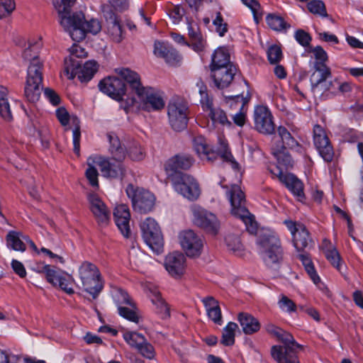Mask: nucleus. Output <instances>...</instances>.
I'll return each instance as SVG.
<instances>
[{
    "label": "nucleus",
    "mask_w": 363,
    "mask_h": 363,
    "mask_svg": "<svg viewBox=\"0 0 363 363\" xmlns=\"http://www.w3.org/2000/svg\"><path fill=\"white\" fill-rule=\"evenodd\" d=\"M129 84L135 94L143 90L144 87L141 82L139 74L129 68L115 69V102L118 104V108L125 113L134 112L136 107V99L130 92H128L127 86L123 82Z\"/></svg>",
    "instance_id": "nucleus-1"
},
{
    "label": "nucleus",
    "mask_w": 363,
    "mask_h": 363,
    "mask_svg": "<svg viewBox=\"0 0 363 363\" xmlns=\"http://www.w3.org/2000/svg\"><path fill=\"white\" fill-rule=\"evenodd\" d=\"M40 47L39 43L30 45L23 53V58L30 61L24 93L26 99L32 103L39 100L42 89L43 75L41 69L43 64L38 57V50Z\"/></svg>",
    "instance_id": "nucleus-2"
},
{
    "label": "nucleus",
    "mask_w": 363,
    "mask_h": 363,
    "mask_svg": "<svg viewBox=\"0 0 363 363\" xmlns=\"http://www.w3.org/2000/svg\"><path fill=\"white\" fill-rule=\"evenodd\" d=\"M226 195L231 206V213L240 218L245 225L247 230L255 234L257 230V223L255 217L245 206V196L240 187L233 184L226 191Z\"/></svg>",
    "instance_id": "nucleus-3"
},
{
    "label": "nucleus",
    "mask_w": 363,
    "mask_h": 363,
    "mask_svg": "<svg viewBox=\"0 0 363 363\" xmlns=\"http://www.w3.org/2000/svg\"><path fill=\"white\" fill-rule=\"evenodd\" d=\"M284 345H273L271 355L277 363H300L296 350L302 346L297 343L291 334L279 328L273 335Z\"/></svg>",
    "instance_id": "nucleus-4"
},
{
    "label": "nucleus",
    "mask_w": 363,
    "mask_h": 363,
    "mask_svg": "<svg viewBox=\"0 0 363 363\" xmlns=\"http://www.w3.org/2000/svg\"><path fill=\"white\" fill-rule=\"evenodd\" d=\"M261 255L266 265L273 267L283 258V250L279 238L273 233H265L259 238Z\"/></svg>",
    "instance_id": "nucleus-5"
},
{
    "label": "nucleus",
    "mask_w": 363,
    "mask_h": 363,
    "mask_svg": "<svg viewBox=\"0 0 363 363\" xmlns=\"http://www.w3.org/2000/svg\"><path fill=\"white\" fill-rule=\"evenodd\" d=\"M79 275L83 289L96 298L103 288L97 267L85 262L79 268Z\"/></svg>",
    "instance_id": "nucleus-6"
},
{
    "label": "nucleus",
    "mask_w": 363,
    "mask_h": 363,
    "mask_svg": "<svg viewBox=\"0 0 363 363\" xmlns=\"http://www.w3.org/2000/svg\"><path fill=\"white\" fill-rule=\"evenodd\" d=\"M196 86L199 88V92L201 96L200 102L203 110L208 112V116L211 118L213 125L215 127L218 125L230 126L231 123L228 119L225 111L220 108L213 106L212 99L208 94V89L204 83L201 80H199L196 83Z\"/></svg>",
    "instance_id": "nucleus-7"
},
{
    "label": "nucleus",
    "mask_w": 363,
    "mask_h": 363,
    "mask_svg": "<svg viewBox=\"0 0 363 363\" xmlns=\"http://www.w3.org/2000/svg\"><path fill=\"white\" fill-rule=\"evenodd\" d=\"M142 235L145 242L157 253L162 251L164 245L163 235L156 220L147 218L140 224Z\"/></svg>",
    "instance_id": "nucleus-8"
},
{
    "label": "nucleus",
    "mask_w": 363,
    "mask_h": 363,
    "mask_svg": "<svg viewBox=\"0 0 363 363\" xmlns=\"http://www.w3.org/2000/svg\"><path fill=\"white\" fill-rule=\"evenodd\" d=\"M174 190L189 201H196L201 194L196 179L188 174L179 173L172 179Z\"/></svg>",
    "instance_id": "nucleus-9"
},
{
    "label": "nucleus",
    "mask_w": 363,
    "mask_h": 363,
    "mask_svg": "<svg viewBox=\"0 0 363 363\" xmlns=\"http://www.w3.org/2000/svg\"><path fill=\"white\" fill-rule=\"evenodd\" d=\"M190 210L196 226L211 235L218 233L220 222L215 214L196 204L192 205Z\"/></svg>",
    "instance_id": "nucleus-10"
},
{
    "label": "nucleus",
    "mask_w": 363,
    "mask_h": 363,
    "mask_svg": "<svg viewBox=\"0 0 363 363\" xmlns=\"http://www.w3.org/2000/svg\"><path fill=\"white\" fill-rule=\"evenodd\" d=\"M188 106L182 99L172 100L167 106V114L171 127L175 131H182L187 126Z\"/></svg>",
    "instance_id": "nucleus-11"
},
{
    "label": "nucleus",
    "mask_w": 363,
    "mask_h": 363,
    "mask_svg": "<svg viewBox=\"0 0 363 363\" xmlns=\"http://www.w3.org/2000/svg\"><path fill=\"white\" fill-rule=\"evenodd\" d=\"M142 89L136 94L140 99V108L152 112L160 111L164 108L165 101L162 91L151 86H144Z\"/></svg>",
    "instance_id": "nucleus-12"
},
{
    "label": "nucleus",
    "mask_w": 363,
    "mask_h": 363,
    "mask_svg": "<svg viewBox=\"0 0 363 363\" xmlns=\"http://www.w3.org/2000/svg\"><path fill=\"white\" fill-rule=\"evenodd\" d=\"M179 243L188 257H194L201 255L203 240L192 230L182 231L179 235Z\"/></svg>",
    "instance_id": "nucleus-13"
},
{
    "label": "nucleus",
    "mask_w": 363,
    "mask_h": 363,
    "mask_svg": "<svg viewBox=\"0 0 363 363\" xmlns=\"http://www.w3.org/2000/svg\"><path fill=\"white\" fill-rule=\"evenodd\" d=\"M73 26L67 28L66 31L69 32L70 37L74 41H80L85 38L86 33L96 34L101 30V24L96 19L85 21L84 16L80 20L73 21Z\"/></svg>",
    "instance_id": "nucleus-14"
},
{
    "label": "nucleus",
    "mask_w": 363,
    "mask_h": 363,
    "mask_svg": "<svg viewBox=\"0 0 363 363\" xmlns=\"http://www.w3.org/2000/svg\"><path fill=\"white\" fill-rule=\"evenodd\" d=\"M75 2L76 0H53V5L60 18V23L65 30L72 26L73 21H79L83 18L82 12H77L70 15L71 9Z\"/></svg>",
    "instance_id": "nucleus-15"
},
{
    "label": "nucleus",
    "mask_w": 363,
    "mask_h": 363,
    "mask_svg": "<svg viewBox=\"0 0 363 363\" xmlns=\"http://www.w3.org/2000/svg\"><path fill=\"white\" fill-rule=\"evenodd\" d=\"M313 142L320 155L325 162L332 161L334 155L333 147L325 130L319 125H315L313 128Z\"/></svg>",
    "instance_id": "nucleus-16"
},
{
    "label": "nucleus",
    "mask_w": 363,
    "mask_h": 363,
    "mask_svg": "<svg viewBox=\"0 0 363 363\" xmlns=\"http://www.w3.org/2000/svg\"><path fill=\"white\" fill-rule=\"evenodd\" d=\"M255 127L263 134H272L274 131V123L269 109L264 106H257L254 111Z\"/></svg>",
    "instance_id": "nucleus-17"
},
{
    "label": "nucleus",
    "mask_w": 363,
    "mask_h": 363,
    "mask_svg": "<svg viewBox=\"0 0 363 363\" xmlns=\"http://www.w3.org/2000/svg\"><path fill=\"white\" fill-rule=\"evenodd\" d=\"M130 138H124L118 139L117 143L115 142V179L119 178L122 179L125 174L126 169L122 162L125 159L126 156H129V149L130 145Z\"/></svg>",
    "instance_id": "nucleus-18"
},
{
    "label": "nucleus",
    "mask_w": 363,
    "mask_h": 363,
    "mask_svg": "<svg viewBox=\"0 0 363 363\" xmlns=\"http://www.w3.org/2000/svg\"><path fill=\"white\" fill-rule=\"evenodd\" d=\"M124 340L131 347H135L146 358L155 357V350L152 345L146 341L145 337L136 332H128L123 335Z\"/></svg>",
    "instance_id": "nucleus-19"
},
{
    "label": "nucleus",
    "mask_w": 363,
    "mask_h": 363,
    "mask_svg": "<svg viewBox=\"0 0 363 363\" xmlns=\"http://www.w3.org/2000/svg\"><path fill=\"white\" fill-rule=\"evenodd\" d=\"M56 116L62 125L66 126L68 125L69 120H71L72 123L74 126L73 129V145H74V152L79 156L80 152V138H81V132H80V125H79V119L73 116L72 118L69 117V115L67 110L65 108H59L56 111Z\"/></svg>",
    "instance_id": "nucleus-20"
},
{
    "label": "nucleus",
    "mask_w": 363,
    "mask_h": 363,
    "mask_svg": "<svg viewBox=\"0 0 363 363\" xmlns=\"http://www.w3.org/2000/svg\"><path fill=\"white\" fill-rule=\"evenodd\" d=\"M215 86L220 89L228 87L234 79L238 69L235 65L211 68Z\"/></svg>",
    "instance_id": "nucleus-21"
},
{
    "label": "nucleus",
    "mask_w": 363,
    "mask_h": 363,
    "mask_svg": "<svg viewBox=\"0 0 363 363\" xmlns=\"http://www.w3.org/2000/svg\"><path fill=\"white\" fill-rule=\"evenodd\" d=\"M88 201L89 208L99 225L102 227L106 226L109 223L110 216L105 203L94 193L88 195Z\"/></svg>",
    "instance_id": "nucleus-22"
},
{
    "label": "nucleus",
    "mask_w": 363,
    "mask_h": 363,
    "mask_svg": "<svg viewBox=\"0 0 363 363\" xmlns=\"http://www.w3.org/2000/svg\"><path fill=\"white\" fill-rule=\"evenodd\" d=\"M194 162V160L190 155L180 154L167 160L164 167L167 175L172 177L179 170L189 169Z\"/></svg>",
    "instance_id": "nucleus-23"
},
{
    "label": "nucleus",
    "mask_w": 363,
    "mask_h": 363,
    "mask_svg": "<svg viewBox=\"0 0 363 363\" xmlns=\"http://www.w3.org/2000/svg\"><path fill=\"white\" fill-rule=\"evenodd\" d=\"M315 72L311 77V89L314 94H320L323 87H326V79L330 77V69L322 62H315Z\"/></svg>",
    "instance_id": "nucleus-24"
},
{
    "label": "nucleus",
    "mask_w": 363,
    "mask_h": 363,
    "mask_svg": "<svg viewBox=\"0 0 363 363\" xmlns=\"http://www.w3.org/2000/svg\"><path fill=\"white\" fill-rule=\"evenodd\" d=\"M130 221V213L127 205L121 204L115 207V224L125 238L132 236Z\"/></svg>",
    "instance_id": "nucleus-25"
},
{
    "label": "nucleus",
    "mask_w": 363,
    "mask_h": 363,
    "mask_svg": "<svg viewBox=\"0 0 363 363\" xmlns=\"http://www.w3.org/2000/svg\"><path fill=\"white\" fill-rule=\"evenodd\" d=\"M185 262L186 258L182 253L174 252L166 257L164 266L172 277L179 278L184 273Z\"/></svg>",
    "instance_id": "nucleus-26"
},
{
    "label": "nucleus",
    "mask_w": 363,
    "mask_h": 363,
    "mask_svg": "<svg viewBox=\"0 0 363 363\" xmlns=\"http://www.w3.org/2000/svg\"><path fill=\"white\" fill-rule=\"evenodd\" d=\"M76 67V69L72 73V76L69 74H65L69 79H73L77 77L81 82H87L91 80L98 69V65L94 60L87 61L83 66L79 62V65Z\"/></svg>",
    "instance_id": "nucleus-27"
},
{
    "label": "nucleus",
    "mask_w": 363,
    "mask_h": 363,
    "mask_svg": "<svg viewBox=\"0 0 363 363\" xmlns=\"http://www.w3.org/2000/svg\"><path fill=\"white\" fill-rule=\"evenodd\" d=\"M155 202V196L149 191L141 189L138 190L133 206L135 210L146 213L153 209Z\"/></svg>",
    "instance_id": "nucleus-28"
},
{
    "label": "nucleus",
    "mask_w": 363,
    "mask_h": 363,
    "mask_svg": "<svg viewBox=\"0 0 363 363\" xmlns=\"http://www.w3.org/2000/svg\"><path fill=\"white\" fill-rule=\"evenodd\" d=\"M193 147L202 160L213 162L218 158V155L212 150L206 138L202 135H197L193 138Z\"/></svg>",
    "instance_id": "nucleus-29"
},
{
    "label": "nucleus",
    "mask_w": 363,
    "mask_h": 363,
    "mask_svg": "<svg viewBox=\"0 0 363 363\" xmlns=\"http://www.w3.org/2000/svg\"><path fill=\"white\" fill-rule=\"evenodd\" d=\"M274 174L295 196L299 198L303 197V183L295 175L284 174L282 170H279V173H275Z\"/></svg>",
    "instance_id": "nucleus-30"
},
{
    "label": "nucleus",
    "mask_w": 363,
    "mask_h": 363,
    "mask_svg": "<svg viewBox=\"0 0 363 363\" xmlns=\"http://www.w3.org/2000/svg\"><path fill=\"white\" fill-rule=\"evenodd\" d=\"M272 153L277 160L278 172L281 169H288L293 167L294 161L289 154L287 149H284V145L276 143L272 145Z\"/></svg>",
    "instance_id": "nucleus-31"
},
{
    "label": "nucleus",
    "mask_w": 363,
    "mask_h": 363,
    "mask_svg": "<svg viewBox=\"0 0 363 363\" xmlns=\"http://www.w3.org/2000/svg\"><path fill=\"white\" fill-rule=\"evenodd\" d=\"M70 55L65 60L64 74H72V72L79 65V61L77 58H83L87 56L85 50L78 45H73L70 49Z\"/></svg>",
    "instance_id": "nucleus-32"
},
{
    "label": "nucleus",
    "mask_w": 363,
    "mask_h": 363,
    "mask_svg": "<svg viewBox=\"0 0 363 363\" xmlns=\"http://www.w3.org/2000/svg\"><path fill=\"white\" fill-rule=\"evenodd\" d=\"M293 242L298 251H301L312 247L313 241L309 236L308 231L304 225H300L296 233H294Z\"/></svg>",
    "instance_id": "nucleus-33"
},
{
    "label": "nucleus",
    "mask_w": 363,
    "mask_h": 363,
    "mask_svg": "<svg viewBox=\"0 0 363 363\" xmlns=\"http://www.w3.org/2000/svg\"><path fill=\"white\" fill-rule=\"evenodd\" d=\"M238 320L245 334L255 333L260 328L258 320L250 314L240 313L238 315Z\"/></svg>",
    "instance_id": "nucleus-34"
},
{
    "label": "nucleus",
    "mask_w": 363,
    "mask_h": 363,
    "mask_svg": "<svg viewBox=\"0 0 363 363\" xmlns=\"http://www.w3.org/2000/svg\"><path fill=\"white\" fill-rule=\"evenodd\" d=\"M23 239L27 240V238L23 237L21 233L11 230L6 236V246L8 248L16 251L24 252L26 249V246Z\"/></svg>",
    "instance_id": "nucleus-35"
},
{
    "label": "nucleus",
    "mask_w": 363,
    "mask_h": 363,
    "mask_svg": "<svg viewBox=\"0 0 363 363\" xmlns=\"http://www.w3.org/2000/svg\"><path fill=\"white\" fill-rule=\"evenodd\" d=\"M279 139L274 138L273 144L276 143L284 145V149H293L298 146V143L289 130L283 126H279L277 130Z\"/></svg>",
    "instance_id": "nucleus-36"
},
{
    "label": "nucleus",
    "mask_w": 363,
    "mask_h": 363,
    "mask_svg": "<svg viewBox=\"0 0 363 363\" xmlns=\"http://www.w3.org/2000/svg\"><path fill=\"white\" fill-rule=\"evenodd\" d=\"M228 65H234L230 62V55L224 49L216 50L212 56L211 68H219Z\"/></svg>",
    "instance_id": "nucleus-37"
},
{
    "label": "nucleus",
    "mask_w": 363,
    "mask_h": 363,
    "mask_svg": "<svg viewBox=\"0 0 363 363\" xmlns=\"http://www.w3.org/2000/svg\"><path fill=\"white\" fill-rule=\"evenodd\" d=\"M87 164L98 165L103 177H110L111 176V163L106 158L97 155L91 156L88 158Z\"/></svg>",
    "instance_id": "nucleus-38"
},
{
    "label": "nucleus",
    "mask_w": 363,
    "mask_h": 363,
    "mask_svg": "<svg viewBox=\"0 0 363 363\" xmlns=\"http://www.w3.org/2000/svg\"><path fill=\"white\" fill-rule=\"evenodd\" d=\"M115 26H117L118 34L115 35V43H121L125 38V26L128 27L129 30L136 29V26L131 22L129 19L118 18L115 15Z\"/></svg>",
    "instance_id": "nucleus-39"
},
{
    "label": "nucleus",
    "mask_w": 363,
    "mask_h": 363,
    "mask_svg": "<svg viewBox=\"0 0 363 363\" xmlns=\"http://www.w3.org/2000/svg\"><path fill=\"white\" fill-rule=\"evenodd\" d=\"M267 25L273 30L277 31L286 30L290 28L283 17L276 13H269L266 17Z\"/></svg>",
    "instance_id": "nucleus-40"
},
{
    "label": "nucleus",
    "mask_w": 363,
    "mask_h": 363,
    "mask_svg": "<svg viewBox=\"0 0 363 363\" xmlns=\"http://www.w3.org/2000/svg\"><path fill=\"white\" fill-rule=\"evenodd\" d=\"M298 259L301 261L306 272L313 283L315 284H318L320 281V277L318 275L314 265L311 258L308 257V255L306 253L300 254L298 255Z\"/></svg>",
    "instance_id": "nucleus-41"
},
{
    "label": "nucleus",
    "mask_w": 363,
    "mask_h": 363,
    "mask_svg": "<svg viewBox=\"0 0 363 363\" xmlns=\"http://www.w3.org/2000/svg\"><path fill=\"white\" fill-rule=\"evenodd\" d=\"M6 96L7 89L4 87H0V116L6 121H11L12 114Z\"/></svg>",
    "instance_id": "nucleus-42"
},
{
    "label": "nucleus",
    "mask_w": 363,
    "mask_h": 363,
    "mask_svg": "<svg viewBox=\"0 0 363 363\" xmlns=\"http://www.w3.org/2000/svg\"><path fill=\"white\" fill-rule=\"evenodd\" d=\"M238 328L235 323H228L223 329L221 343L225 346L233 345L235 342V333Z\"/></svg>",
    "instance_id": "nucleus-43"
},
{
    "label": "nucleus",
    "mask_w": 363,
    "mask_h": 363,
    "mask_svg": "<svg viewBox=\"0 0 363 363\" xmlns=\"http://www.w3.org/2000/svg\"><path fill=\"white\" fill-rule=\"evenodd\" d=\"M189 36L194 42L196 46L201 49L203 46V37L198 24L194 21L187 22Z\"/></svg>",
    "instance_id": "nucleus-44"
},
{
    "label": "nucleus",
    "mask_w": 363,
    "mask_h": 363,
    "mask_svg": "<svg viewBox=\"0 0 363 363\" xmlns=\"http://www.w3.org/2000/svg\"><path fill=\"white\" fill-rule=\"evenodd\" d=\"M324 254L326 259L330 262V264L343 274V272H342V262L337 250L335 247H332L328 249H325Z\"/></svg>",
    "instance_id": "nucleus-45"
},
{
    "label": "nucleus",
    "mask_w": 363,
    "mask_h": 363,
    "mask_svg": "<svg viewBox=\"0 0 363 363\" xmlns=\"http://www.w3.org/2000/svg\"><path fill=\"white\" fill-rule=\"evenodd\" d=\"M43 271L45 272L48 281L54 286L57 285V282H59L60 279H61L65 274L64 272L57 271L54 267H51L48 264L43 267Z\"/></svg>",
    "instance_id": "nucleus-46"
},
{
    "label": "nucleus",
    "mask_w": 363,
    "mask_h": 363,
    "mask_svg": "<svg viewBox=\"0 0 363 363\" xmlns=\"http://www.w3.org/2000/svg\"><path fill=\"white\" fill-rule=\"evenodd\" d=\"M308 11L322 17H327L328 13L325 9V4L321 0H311L307 4Z\"/></svg>",
    "instance_id": "nucleus-47"
},
{
    "label": "nucleus",
    "mask_w": 363,
    "mask_h": 363,
    "mask_svg": "<svg viewBox=\"0 0 363 363\" xmlns=\"http://www.w3.org/2000/svg\"><path fill=\"white\" fill-rule=\"evenodd\" d=\"M129 157L134 161H140L145 157V152L143 148L138 143L133 139H130Z\"/></svg>",
    "instance_id": "nucleus-48"
},
{
    "label": "nucleus",
    "mask_w": 363,
    "mask_h": 363,
    "mask_svg": "<svg viewBox=\"0 0 363 363\" xmlns=\"http://www.w3.org/2000/svg\"><path fill=\"white\" fill-rule=\"evenodd\" d=\"M99 90L110 96L111 99H113V77L111 76H108L103 79H101L99 83Z\"/></svg>",
    "instance_id": "nucleus-49"
},
{
    "label": "nucleus",
    "mask_w": 363,
    "mask_h": 363,
    "mask_svg": "<svg viewBox=\"0 0 363 363\" xmlns=\"http://www.w3.org/2000/svg\"><path fill=\"white\" fill-rule=\"evenodd\" d=\"M115 302L118 307L123 305L133 306V303L130 296L127 291H124L121 288L115 289Z\"/></svg>",
    "instance_id": "nucleus-50"
},
{
    "label": "nucleus",
    "mask_w": 363,
    "mask_h": 363,
    "mask_svg": "<svg viewBox=\"0 0 363 363\" xmlns=\"http://www.w3.org/2000/svg\"><path fill=\"white\" fill-rule=\"evenodd\" d=\"M279 308L284 312L293 313L296 312L297 306L296 303L286 296L281 294L278 301Z\"/></svg>",
    "instance_id": "nucleus-51"
},
{
    "label": "nucleus",
    "mask_w": 363,
    "mask_h": 363,
    "mask_svg": "<svg viewBox=\"0 0 363 363\" xmlns=\"http://www.w3.org/2000/svg\"><path fill=\"white\" fill-rule=\"evenodd\" d=\"M74 281V280L71 276L65 274L64 276L60 279L57 286H59L60 288L67 294H73L74 293V291L72 288V284Z\"/></svg>",
    "instance_id": "nucleus-52"
},
{
    "label": "nucleus",
    "mask_w": 363,
    "mask_h": 363,
    "mask_svg": "<svg viewBox=\"0 0 363 363\" xmlns=\"http://www.w3.org/2000/svg\"><path fill=\"white\" fill-rule=\"evenodd\" d=\"M15 8L14 0H0V18L9 16Z\"/></svg>",
    "instance_id": "nucleus-53"
},
{
    "label": "nucleus",
    "mask_w": 363,
    "mask_h": 363,
    "mask_svg": "<svg viewBox=\"0 0 363 363\" xmlns=\"http://www.w3.org/2000/svg\"><path fill=\"white\" fill-rule=\"evenodd\" d=\"M118 311L121 316L128 320L134 323H138L139 320V317L133 308H130L125 306H120L118 308Z\"/></svg>",
    "instance_id": "nucleus-54"
},
{
    "label": "nucleus",
    "mask_w": 363,
    "mask_h": 363,
    "mask_svg": "<svg viewBox=\"0 0 363 363\" xmlns=\"http://www.w3.org/2000/svg\"><path fill=\"white\" fill-rule=\"evenodd\" d=\"M267 57L271 64L279 62L282 57L281 48L277 45L270 46L267 50Z\"/></svg>",
    "instance_id": "nucleus-55"
},
{
    "label": "nucleus",
    "mask_w": 363,
    "mask_h": 363,
    "mask_svg": "<svg viewBox=\"0 0 363 363\" xmlns=\"http://www.w3.org/2000/svg\"><path fill=\"white\" fill-rule=\"evenodd\" d=\"M87 164L89 167L87 168L85 172L86 177L92 186L98 187L99 182L97 169L94 167L93 164Z\"/></svg>",
    "instance_id": "nucleus-56"
},
{
    "label": "nucleus",
    "mask_w": 363,
    "mask_h": 363,
    "mask_svg": "<svg viewBox=\"0 0 363 363\" xmlns=\"http://www.w3.org/2000/svg\"><path fill=\"white\" fill-rule=\"evenodd\" d=\"M225 240L230 250L237 252L242 249V244L238 236L229 235L225 237Z\"/></svg>",
    "instance_id": "nucleus-57"
},
{
    "label": "nucleus",
    "mask_w": 363,
    "mask_h": 363,
    "mask_svg": "<svg viewBox=\"0 0 363 363\" xmlns=\"http://www.w3.org/2000/svg\"><path fill=\"white\" fill-rule=\"evenodd\" d=\"M153 296L154 297L152 298V301L160 308V312L164 315H169V308L166 303L161 298L160 294L159 292H155Z\"/></svg>",
    "instance_id": "nucleus-58"
},
{
    "label": "nucleus",
    "mask_w": 363,
    "mask_h": 363,
    "mask_svg": "<svg viewBox=\"0 0 363 363\" xmlns=\"http://www.w3.org/2000/svg\"><path fill=\"white\" fill-rule=\"evenodd\" d=\"M163 59H164L167 63L171 65H175L181 60L179 53L172 47L167 52Z\"/></svg>",
    "instance_id": "nucleus-59"
},
{
    "label": "nucleus",
    "mask_w": 363,
    "mask_h": 363,
    "mask_svg": "<svg viewBox=\"0 0 363 363\" xmlns=\"http://www.w3.org/2000/svg\"><path fill=\"white\" fill-rule=\"evenodd\" d=\"M295 38L297 42L303 47L308 46L311 40L310 35L301 29L296 30L295 33Z\"/></svg>",
    "instance_id": "nucleus-60"
},
{
    "label": "nucleus",
    "mask_w": 363,
    "mask_h": 363,
    "mask_svg": "<svg viewBox=\"0 0 363 363\" xmlns=\"http://www.w3.org/2000/svg\"><path fill=\"white\" fill-rule=\"evenodd\" d=\"M311 52L313 54L314 57L317 60L315 62L325 63L328 60V55L323 48L320 46H316L311 49Z\"/></svg>",
    "instance_id": "nucleus-61"
},
{
    "label": "nucleus",
    "mask_w": 363,
    "mask_h": 363,
    "mask_svg": "<svg viewBox=\"0 0 363 363\" xmlns=\"http://www.w3.org/2000/svg\"><path fill=\"white\" fill-rule=\"evenodd\" d=\"M183 15H184L183 9H182L181 7H179L178 6H174L169 11V16L174 24H177L181 21Z\"/></svg>",
    "instance_id": "nucleus-62"
},
{
    "label": "nucleus",
    "mask_w": 363,
    "mask_h": 363,
    "mask_svg": "<svg viewBox=\"0 0 363 363\" xmlns=\"http://www.w3.org/2000/svg\"><path fill=\"white\" fill-rule=\"evenodd\" d=\"M171 47L160 41H155L154 44V54L159 57L163 58Z\"/></svg>",
    "instance_id": "nucleus-63"
},
{
    "label": "nucleus",
    "mask_w": 363,
    "mask_h": 363,
    "mask_svg": "<svg viewBox=\"0 0 363 363\" xmlns=\"http://www.w3.org/2000/svg\"><path fill=\"white\" fill-rule=\"evenodd\" d=\"M220 157L223 159V160H225V162H228L233 169L239 170L240 165L235 160L230 152L228 151L227 150H225L224 152L220 156Z\"/></svg>",
    "instance_id": "nucleus-64"
}]
</instances>
